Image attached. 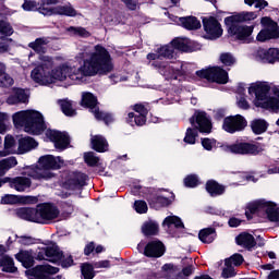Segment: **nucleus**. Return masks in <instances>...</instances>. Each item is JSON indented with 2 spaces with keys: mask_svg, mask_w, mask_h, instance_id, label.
<instances>
[{
  "mask_svg": "<svg viewBox=\"0 0 279 279\" xmlns=\"http://www.w3.org/2000/svg\"><path fill=\"white\" fill-rule=\"evenodd\" d=\"M61 265H62V267H71V265H73V257L72 256H69V257H66V258H63L62 260H61Z\"/></svg>",
  "mask_w": 279,
  "mask_h": 279,
  "instance_id": "obj_64",
  "label": "nucleus"
},
{
  "mask_svg": "<svg viewBox=\"0 0 279 279\" xmlns=\"http://www.w3.org/2000/svg\"><path fill=\"white\" fill-rule=\"evenodd\" d=\"M216 143L217 142L215 140H210L208 137L202 140V146L207 151H213V148L215 147Z\"/></svg>",
  "mask_w": 279,
  "mask_h": 279,
  "instance_id": "obj_56",
  "label": "nucleus"
},
{
  "mask_svg": "<svg viewBox=\"0 0 279 279\" xmlns=\"http://www.w3.org/2000/svg\"><path fill=\"white\" fill-rule=\"evenodd\" d=\"M15 96L17 97L20 104H25V101H27V94H25L23 89H17L15 92Z\"/></svg>",
  "mask_w": 279,
  "mask_h": 279,
  "instance_id": "obj_59",
  "label": "nucleus"
},
{
  "mask_svg": "<svg viewBox=\"0 0 279 279\" xmlns=\"http://www.w3.org/2000/svg\"><path fill=\"white\" fill-rule=\"evenodd\" d=\"M180 23L185 29H199L202 23L195 16L181 17Z\"/></svg>",
  "mask_w": 279,
  "mask_h": 279,
  "instance_id": "obj_33",
  "label": "nucleus"
},
{
  "mask_svg": "<svg viewBox=\"0 0 279 279\" xmlns=\"http://www.w3.org/2000/svg\"><path fill=\"white\" fill-rule=\"evenodd\" d=\"M190 123L195 129L189 128L186 130L184 143H187V145H195V141L197 138V130L205 134H210L213 130V123L204 111H196L193 117L190 118Z\"/></svg>",
  "mask_w": 279,
  "mask_h": 279,
  "instance_id": "obj_6",
  "label": "nucleus"
},
{
  "mask_svg": "<svg viewBox=\"0 0 279 279\" xmlns=\"http://www.w3.org/2000/svg\"><path fill=\"white\" fill-rule=\"evenodd\" d=\"M23 10L26 12H34V10H38V7L36 5V1L34 0H25L22 4Z\"/></svg>",
  "mask_w": 279,
  "mask_h": 279,
  "instance_id": "obj_55",
  "label": "nucleus"
},
{
  "mask_svg": "<svg viewBox=\"0 0 279 279\" xmlns=\"http://www.w3.org/2000/svg\"><path fill=\"white\" fill-rule=\"evenodd\" d=\"M94 116H95V119H97V121H105L106 125H109V123H112V121H114V119L110 113L101 112L99 111V109L95 110Z\"/></svg>",
  "mask_w": 279,
  "mask_h": 279,
  "instance_id": "obj_47",
  "label": "nucleus"
},
{
  "mask_svg": "<svg viewBox=\"0 0 279 279\" xmlns=\"http://www.w3.org/2000/svg\"><path fill=\"white\" fill-rule=\"evenodd\" d=\"M268 126L269 124L267 123V121L263 119L253 120L251 122V128L254 134H264V132H267Z\"/></svg>",
  "mask_w": 279,
  "mask_h": 279,
  "instance_id": "obj_38",
  "label": "nucleus"
},
{
  "mask_svg": "<svg viewBox=\"0 0 279 279\" xmlns=\"http://www.w3.org/2000/svg\"><path fill=\"white\" fill-rule=\"evenodd\" d=\"M135 112H137L140 116H145L147 117V108L143 105H135L134 106Z\"/></svg>",
  "mask_w": 279,
  "mask_h": 279,
  "instance_id": "obj_62",
  "label": "nucleus"
},
{
  "mask_svg": "<svg viewBox=\"0 0 279 279\" xmlns=\"http://www.w3.org/2000/svg\"><path fill=\"white\" fill-rule=\"evenodd\" d=\"M271 87L268 83L257 82L248 87V94L255 95V106L257 108H265L278 112L279 110V89L274 88V96L269 97Z\"/></svg>",
  "mask_w": 279,
  "mask_h": 279,
  "instance_id": "obj_4",
  "label": "nucleus"
},
{
  "mask_svg": "<svg viewBox=\"0 0 279 279\" xmlns=\"http://www.w3.org/2000/svg\"><path fill=\"white\" fill-rule=\"evenodd\" d=\"M68 32H70V34H73V36H80L81 38H89L90 36V32L82 26H70L68 28Z\"/></svg>",
  "mask_w": 279,
  "mask_h": 279,
  "instance_id": "obj_44",
  "label": "nucleus"
},
{
  "mask_svg": "<svg viewBox=\"0 0 279 279\" xmlns=\"http://www.w3.org/2000/svg\"><path fill=\"white\" fill-rule=\"evenodd\" d=\"M215 236L214 228L203 229L198 233V239L202 243H213V241H215Z\"/></svg>",
  "mask_w": 279,
  "mask_h": 279,
  "instance_id": "obj_39",
  "label": "nucleus"
},
{
  "mask_svg": "<svg viewBox=\"0 0 279 279\" xmlns=\"http://www.w3.org/2000/svg\"><path fill=\"white\" fill-rule=\"evenodd\" d=\"M199 184V180L195 174H190L184 179V185L187 186V189H195Z\"/></svg>",
  "mask_w": 279,
  "mask_h": 279,
  "instance_id": "obj_51",
  "label": "nucleus"
},
{
  "mask_svg": "<svg viewBox=\"0 0 279 279\" xmlns=\"http://www.w3.org/2000/svg\"><path fill=\"white\" fill-rule=\"evenodd\" d=\"M81 271L85 279L95 278V265L93 266L88 263L82 264Z\"/></svg>",
  "mask_w": 279,
  "mask_h": 279,
  "instance_id": "obj_45",
  "label": "nucleus"
},
{
  "mask_svg": "<svg viewBox=\"0 0 279 279\" xmlns=\"http://www.w3.org/2000/svg\"><path fill=\"white\" fill-rule=\"evenodd\" d=\"M60 3V0H41V4L38 8L39 14L44 16H53L56 14V8H51L49 5H56Z\"/></svg>",
  "mask_w": 279,
  "mask_h": 279,
  "instance_id": "obj_26",
  "label": "nucleus"
},
{
  "mask_svg": "<svg viewBox=\"0 0 279 279\" xmlns=\"http://www.w3.org/2000/svg\"><path fill=\"white\" fill-rule=\"evenodd\" d=\"M92 149L98 151L99 154H104L108 151V141L106 137L101 135H94L90 138Z\"/></svg>",
  "mask_w": 279,
  "mask_h": 279,
  "instance_id": "obj_21",
  "label": "nucleus"
},
{
  "mask_svg": "<svg viewBox=\"0 0 279 279\" xmlns=\"http://www.w3.org/2000/svg\"><path fill=\"white\" fill-rule=\"evenodd\" d=\"M16 165H19V161H16V157H9L5 159H2L0 161V175H5V172L16 167Z\"/></svg>",
  "mask_w": 279,
  "mask_h": 279,
  "instance_id": "obj_34",
  "label": "nucleus"
},
{
  "mask_svg": "<svg viewBox=\"0 0 279 279\" xmlns=\"http://www.w3.org/2000/svg\"><path fill=\"white\" fill-rule=\"evenodd\" d=\"M196 75L216 84H228V72L219 66L196 71Z\"/></svg>",
  "mask_w": 279,
  "mask_h": 279,
  "instance_id": "obj_8",
  "label": "nucleus"
},
{
  "mask_svg": "<svg viewBox=\"0 0 279 279\" xmlns=\"http://www.w3.org/2000/svg\"><path fill=\"white\" fill-rule=\"evenodd\" d=\"M47 45H49L48 37H39L28 44L29 49H33L36 53H47Z\"/></svg>",
  "mask_w": 279,
  "mask_h": 279,
  "instance_id": "obj_23",
  "label": "nucleus"
},
{
  "mask_svg": "<svg viewBox=\"0 0 279 279\" xmlns=\"http://www.w3.org/2000/svg\"><path fill=\"white\" fill-rule=\"evenodd\" d=\"M238 106L239 108H241L242 110H248L250 109V102H247V99H245V97L241 96L238 99Z\"/></svg>",
  "mask_w": 279,
  "mask_h": 279,
  "instance_id": "obj_60",
  "label": "nucleus"
},
{
  "mask_svg": "<svg viewBox=\"0 0 279 279\" xmlns=\"http://www.w3.org/2000/svg\"><path fill=\"white\" fill-rule=\"evenodd\" d=\"M14 84V78L5 73V64L0 62V87L10 88Z\"/></svg>",
  "mask_w": 279,
  "mask_h": 279,
  "instance_id": "obj_31",
  "label": "nucleus"
},
{
  "mask_svg": "<svg viewBox=\"0 0 279 279\" xmlns=\"http://www.w3.org/2000/svg\"><path fill=\"white\" fill-rule=\"evenodd\" d=\"M36 147H38V143L33 137H22L19 140V154H27V151H32Z\"/></svg>",
  "mask_w": 279,
  "mask_h": 279,
  "instance_id": "obj_22",
  "label": "nucleus"
},
{
  "mask_svg": "<svg viewBox=\"0 0 279 279\" xmlns=\"http://www.w3.org/2000/svg\"><path fill=\"white\" fill-rule=\"evenodd\" d=\"M82 106H85V108H89L93 114H95V111L97 112L99 110V107H97V97H95V95H93L92 93H83Z\"/></svg>",
  "mask_w": 279,
  "mask_h": 279,
  "instance_id": "obj_25",
  "label": "nucleus"
},
{
  "mask_svg": "<svg viewBox=\"0 0 279 279\" xmlns=\"http://www.w3.org/2000/svg\"><path fill=\"white\" fill-rule=\"evenodd\" d=\"M0 267H2V271H7V274H16L17 271L16 266H14V259L8 255L0 259Z\"/></svg>",
  "mask_w": 279,
  "mask_h": 279,
  "instance_id": "obj_32",
  "label": "nucleus"
},
{
  "mask_svg": "<svg viewBox=\"0 0 279 279\" xmlns=\"http://www.w3.org/2000/svg\"><path fill=\"white\" fill-rule=\"evenodd\" d=\"M172 46L174 49H178V51H184L186 53L193 51V48L191 47V39L189 38H175L172 40Z\"/></svg>",
  "mask_w": 279,
  "mask_h": 279,
  "instance_id": "obj_30",
  "label": "nucleus"
},
{
  "mask_svg": "<svg viewBox=\"0 0 279 279\" xmlns=\"http://www.w3.org/2000/svg\"><path fill=\"white\" fill-rule=\"evenodd\" d=\"M225 263L226 265H230L231 267L232 265H234L235 267H239V265L243 264V255L234 254L231 257L227 258Z\"/></svg>",
  "mask_w": 279,
  "mask_h": 279,
  "instance_id": "obj_50",
  "label": "nucleus"
},
{
  "mask_svg": "<svg viewBox=\"0 0 279 279\" xmlns=\"http://www.w3.org/2000/svg\"><path fill=\"white\" fill-rule=\"evenodd\" d=\"M84 160L88 167H97L99 163V157H97L94 151L85 153Z\"/></svg>",
  "mask_w": 279,
  "mask_h": 279,
  "instance_id": "obj_48",
  "label": "nucleus"
},
{
  "mask_svg": "<svg viewBox=\"0 0 279 279\" xmlns=\"http://www.w3.org/2000/svg\"><path fill=\"white\" fill-rule=\"evenodd\" d=\"M247 128V121L243 116H230L225 118L222 129L229 134H234V132H241Z\"/></svg>",
  "mask_w": 279,
  "mask_h": 279,
  "instance_id": "obj_11",
  "label": "nucleus"
},
{
  "mask_svg": "<svg viewBox=\"0 0 279 279\" xmlns=\"http://www.w3.org/2000/svg\"><path fill=\"white\" fill-rule=\"evenodd\" d=\"M229 154H238L240 156H256L258 154V146L252 143L240 142L223 147Z\"/></svg>",
  "mask_w": 279,
  "mask_h": 279,
  "instance_id": "obj_10",
  "label": "nucleus"
},
{
  "mask_svg": "<svg viewBox=\"0 0 279 279\" xmlns=\"http://www.w3.org/2000/svg\"><path fill=\"white\" fill-rule=\"evenodd\" d=\"M225 265L226 267L222 269V278H234V276H236V272L234 271V267L230 264H226L225 262Z\"/></svg>",
  "mask_w": 279,
  "mask_h": 279,
  "instance_id": "obj_52",
  "label": "nucleus"
},
{
  "mask_svg": "<svg viewBox=\"0 0 279 279\" xmlns=\"http://www.w3.org/2000/svg\"><path fill=\"white\" fill-rule=\"evenodd\" d=\"M146 121V116L135 114L134 112L129 113L128 122L130 125H145Z\"/></svg>",
  "mask_w": 279,
  "mask_h": 279,
  "instance_id": "obj_43",
  "label": "nucleus"
},
{
  "mask_svg": "<svg viewBox=\"0 0 279 279\" xmlns=\"http://www.w3.org/2000/svg\"><path fill=\"white\" fill-rule=\"evenodd\" d=\"M162 226H167V228H171L172 226H174V228H184V222H182V219H180V217L177 216H168L165 218Z\"/></svg>",
  "mask_w": 279,
  "mask_h": 279,
  "instance_id": "obj_41",
  "label": "nucleus"
},
{
  "mask_svg": "<svg viewBox=\"0 0 279 279\" xmlns=\"http://www.w3.org/2000/svg\"><path fill=\"white\" fill-rule=\"evenodd\" d=\"M151 66L157 69L160 75L166 77V80H178V76L175 75V69H173L171 65L165 62L154 61Z\"/></svg>",
  "mask_w": 279,
  "mask_h": 279,
  "instance_id": "obj_19",
  "label": "nucleus"
},
{
  "mask_svg": "<svg viewBox=\"0 0 279 279\" xmlns=\"http://www.w3.org/2000/svg\"><path fill=\"white\" fill-rule=\"evenodd\" d=\"M220 62H222L225 66H233V64H236V58L230 52H225L220 54Z\"/></svg>",
  "mask_w": 279,
  "mask_h": 279,
  "instance_id": "obj_46",
  "label": "nucleus"
},
{
  "mask_svg": "<svg viewBox=\"0 0 279 279\" xmlns=\"http://www.w3.org/2000/svg\"><path fill=\"white\" fill-rule=\"evenodd\" d=\"M225 25L228 27V34L234 36L236 40H245V38H250L254 32V26L243 25L238 20L232 19V16L225 19Z\"/></svg>",
  "mask_w": 279,
  "mask_h": 279,
  "instance_id": "obj_7",
  "label": "nucleus"
},
{
  "mask_svg": "<svg viewBox=\"0 0 279 279\" xmlns=\"http://www.w3.org/2000/svg\"><path fill=\"white\" fill-rule=\"evenodd\" d=\"M5 183H9L10 189H14L17 193H25L27 189L32 187V179L27 177L4 178L0 181V186Z\"/></svg>",
  "mask_w": 279,
  "mask_h": 279,
  "instance_id": "obj_13",
  "label": "nucleus"
},
{
  "mask_svg": "<svg viewBox=\"0 0 279 279\" xmlns=\"http://www.w3.org/2000/svg\"><path fill=\"white\" fill-rule=\"evenodd\" d=\"M142 232L145 236H156L158 234V223L155 221H146L142 226Z\"/></svg>",
  "mask_w": 279,
  "mask_h": 279,
  "instance_id": "obj_36",
  "label": "nucleus"
},
{
  "mask_svg": "<svg viewBox=\"0 0 279 279\" xmlns=\"http://www.w3.org/2000/svg\"><path fill=\"white\" fill-rule=\"evenodd\" d=\"M203 27L209 40H217V38L223 36V28H221V24L214 16L204 17Z\"/></svg>",
  "mask_w": 279,
  "mask_h": 279,
  "instance_id": "obj_12",
  "label": "nucleus"
},
{
  "mask_svg": "<svg viewBox=\"0 0 279 279\" xmlns=\"http://www.w3.org/2000/svg\"><path fill=\"white\" fill-rule=\"evenodd\" d=\"M256 13L254 12H241V13H238L235 15H231V19L240 22V23H245L247 21H254V19H256Z\"/></svg>",
  "mask_w": 279,
  "mask_h": 279,
  "instance_id": "obj_42",
  "label": "nucleus"
},
{
  "mask_svg": "<svg viewBox=\"0 0 279 279\" xmlns=\"http://www.w3.org/2000/svg\"><path fill=\"white\" fill-rule=\"evenodd\" d=\"M165 254V244L160 240H154L146 244L145 256L148 258H160Z\"/></svg>",
  "mask_w": 279,
  "mask_h": 279,
  "instance_id": "obj_17",
  "label": "nucleus"
},
{
  "mask_svg": "<svg viewBox=\"0 0 279 279\" xmlns=\"http://www.w3.org/2000/svg\"><path fill=\"white\" fill-rule=\"evenodd\" d=\"M267 206H269V202H266L265 199L250 203L246 206L245 216L247 217V219H252V215H255V213H258V210H266Z\"/></svg>",
  "mask_w": 279,
  "mask_h": 279,
  "instance_id": "obj_20",
  "label": "nucleus"
},
{
  "mask_svg": "<svg viewBox=\"0 0 279 279\" xmlns=\"http://www.w3.org/2000/svg\"><path fill=\"white\" fill-rule=\"evenodd\" d=\"M12 119L15 128H24V132H27V134L38 136L47 130L43 113L36 110L19 111L13 114Z\"/></svg>",
  "mask_w": 279,
  "mask_h": 279,
  "instance_id": "obj_3",
  "label": "nucleus"
},
{
  "mask_svg": "<svg viewBox=\"0 0 279 279\" xmlns=\"http://www.w3.org/2000/svg\"><path fill=\"white\" fill-rule=\"evenodd\" d=\"M39 166L26 169L24 174L33 180H51L54 178V173L51 172L57 169H61L64 161L60 157H54L53 155H46L39 158Z\"/></svg>",
  "mask_w": 279,
  "mask_h": 279,
  "instance_id": "obj_5",
  "label": "nucleus"
},
{
  "mask_svg": "<svg viewBox=\"0 0 279 279\" xmlns=\"http://www.w3.org/2000/svg\"><path fill=\"white\" fill-rule=\"evenodd\" d=\"M0 34L2 36H12L14 34V28H12V25H10V23L0 20Z\"/></svg>",
  "mask_w": 279,
  "mask_h": 279,
  "instance_id": "obj_49",
  "label": "nucleus"
},
{
  "mask_svg": "<svg viewBox=\"0 0 279 279\" xmlns=\"http://www.w3.org/2000/svg\"><path fill=\"white\" fill-rule=\"evenodd\" d=\"M47 136L52 141V143H54V147L57 149H66V147H69V143H71L69 135L64 132L48 130Z\"/></svg>",
  "mask_w": 279,
  "mask_h": 279,
  "instance_id": "obj_16",
  "label": "nucleus"
},
{
  "mask_svg": "<svg viewBox=\"0 0 279 279\" xmlns=\"http://www.w3.org/2000/svg\"><path fill=\"white\" fill-rule=\"evenodd\" d=\"M54 14H59L61 16H77V11H75L71 5H58L54 7Z\"/></svg>",
  "mask_w": 279,
  "mask_h": 279,
  "instance_id": "obj_40",
  "label": "nucleus"
},
{
  "mask_svg": "<svg viewBox=\"0 0 279 279\" xmlns=\"http://www.w3.org/2000/svg\"><path fill=\"white\" fill-rule=\"evenodd\" d=\"M16 260L22 263L23 267L26 269H29V267L34 266V256H32V253L29 251H21L15 255Z\"/></svg>",
  "mask_w": 279,
  "mask_h": 279,
  "instance_id": "obj_29",
  "label": "nucleus"
},
{
  "mask_svg": "<svg viewBox=\"0 0 279 279\" xmlns=\"http://www.w3.org/2000/svg\"><path fill=\"white\" fill-rule=\"evenodd\" d=\"M14 151H16V141L12 135H7L4 138V149L0 150V157L10 156V154H14Z\"/></svg>",
  "mask_w": 279,
  "mask_h": 279,
  "instance_id": "obj_28",
  "label": "nucleus"
},
{
  "mask_svg": "<svg viewBox=\"0 0 279 279\" xmlns=\"http://www.w3.org/2000/svg\"><path fill=\"white\" fill-rule=\"evenodd\" d=\"M257 62H263L264 64H274L279 62V49L269 48L268 50L260 49L255 56Z\"/></svg>",
  "mask_w": 279,
  "mask_h": 279,
  "instance_id": "obj_15",
  "label": "nucleus"
},
{
  "mask_svg": "<svg viewBox=\"0 0 279 279\" xmlns=\"http://www.w3.org/2000/svg\"><path fill=\"white\" fill-rule=\"evenodd\" d=\"M19 243H21V245H34V243H36V240L32 236L23 235L19 239Z\"/></svg>",
  "mask_w": 279,
  "mask_h": 279,
  "instance_id": "obj_58",
  "label": "nucleus"
},
{
  "mask_svg": "<svg viewBox=\"0 0 279 279\" xmlns=\"http://www.w3.org/2000/svg\"><path fill=\"white\" fill-rule=\"evenodd\" d=\"M81 58L87 59L78 68L62 64L53 70V59L48 56H40V64L31 72V77L33 82L40 84V86L53 84V80L64 82L68 78L74 82V84H82L86 77L108 75L114 69L110 52L100 45L95 46L94 52H90V47H85L81 53Z\"/></svg>",
  "mask_w": 279,
  "mask_h": 279,
  "instance_id": "obj_1",
  "label": "nucleus"
},
{
  "mask_svg": "<svg viewBox=\"0 0 279 279\" xmlns=\"http://www.w3.org/2000/svg\"><path fill=\"white\" fill-rule=\"evenodd\" d=\"M3 204H16L17 198L16 195L7 194L4 197H2Z\"/></svg>",
  "mask_w": 279,
  "mask_h": 279,
  "instance_id": "obj_61",
  "label": "nucleus"
},
{
  "mask_svg": "<svg viewBox=\"0 0 279 279\" xmlns=\"http://www.w3.org/2000/svg\"><path fill=\"white\" fill-rule=\"evenodd\" d=\"M38 260H48L49 263H58L62 260V253L57 245L46 246L39 250L37 254Z\"/></svg>",
  "mask_w": 279,
  "mask_h": 279,
  "instance_id": "obj_14",
  "label": "nucleus"
},
{
  "mask_svg": "<svg viewBox=\"0 0 279 279\" xmlns=\"http://www.w3.org/2000/svg\"><path fill=\"white\" fill-rule=\"evenodd\" d=\"M129 10H136V2L135 0H121Z\"/></svg>",
  "mask_w": 279,
  "mask_h": 279,
  "instance_id": "obj_63",
  "label": "nucleus"
},
{
  "mask_svg": "<svg viewBox=\"0 0 279 279\" xmlns=\"http://www.w3.org/2000/svg\"><path fill=\"white\" fill-rule=\"evenodd\" d=\"M16 217L24 221H33V223H41L43 226L51 223L60 217V209L51 203H41L36 208L22 207L15 210Z\"/></svg>",
  "mask_w": 279,
  "mask_h": 279,
  "instance_id": "obj_2",
  "label": "nucleus"
},
{
  "mask_svg": "<svg viewBox=\"0 0 279 279\" xmlns=\"http://www.w3.org/2000/svg\"><path fill=\"white\" fill-rule=\"evenodd\" d=\"M238 245H242V247H246V250H252V247H256V240L254 235L250 233H241L235 238Z\"/></svg>",
  "mask_w": 279,
  "mask_h": 279,
  "instance_id": "obj_24",
  "label": "nucleus"
},
{
  "mask_svg": "<svg viewBox=\"0 0 279 279\" xmlns=\"http://www.w3.org/2000/svg\"><path fill=\"white\" fill-rule=\"evenodd\" d=\"M157 53H159L161 58H167L168 60L175 58V48L173 47V41H171L169 45L158 48Z\"/></svg>",
  "mask_w": 279,
  "mask_h": 279,
  "instance_id": "obj_35",
  "label": "nucleus"
},
{
  "mask_svg": "<svg viewBox=\"0 0 279 279\" xmlns=\"http://www.w3.org/2000/svg\"><path fill=\"white\" fill-rule=\"evenodd\" d=\"M262 25H264V29H262L256 37L258 43H265L267 40L279 38L278 23L274 22L269 17H263Z\"/></svg>",
  "mask_w": 279,
  "mask_h": 279,
  "instance_id": "obj_9",
  "label": "nucleus"
},
{
  "mask_svg": "<svg viewBox=\"0 0 279 279\" xmlns=\"http://www.w3.org/2000/svg\"><path fill=\"white\" fill-rule=\"evenodd\" d=\"M58 104L65 117H75L77 112H75V109H73V104L69 99H62L58 100Z\"/></svg>",
  "mask_w": 279,
  "mask_h": 279,
  "instance_id": "obj_37",
  "label": "nucleus"
},
{
  "mask_svg": "<svg viewBox=\"0 0 279 279\" xmlns=\"http://www.w3.org/2000/svg\"><path fill=\"white\" fill-rule=\"evenodd\" d=\"M134 209L140 215H145V213L148 210L147 203L145 201H135Z\"/></svg>",
  "mask_w": 279,
  "mask_h": 279,
  "instance_id": "obj_53",
  "label": "nucleus"
},
{
  "mask_svg": "<svg viewBox=\"0 0 279 279\" xmlns=\"http://www.w3.org/2000/svg\"><path fill=\"white\" fill-rule=\"evenodd\" d=\"M206 191L209 193L211 197H217L219 195H223L226 193V187L223 185H220L215 180H209L206 183Z\"/></svg>",
  "mask_w": 279,
  "mask_h": 279,
  "instance_id": "obj_27",
  "label": "nucleus"
},
{
  "mask_svg": "<svg viewBox=\"0 0 279 279\" xmlns=\"http://www.w3.org/2000/svg\"><path fill=\"white\" fill-rule=\"evenodd\" d=\"M5 121H8V114L0 112V134H5V131L8 130Z\"/></svg>",
  "mask_w": 279,
  "mask_h": 279,
  "instance_id": "obj_57",
  "label": "nucleus"
},
{
  "mask_svg": "<svg viewBox=\"0 0 279 279\" xmlns=\"http://www.w3.org/2000/svg\"><path fill=\"white\" fill-rule=\"evenodd\" d=\"M244 3L246 5H253L255 4V8L259 9V10H265V8H267V5H269V3L265 0H244Z\"/></svg>",
  "mask_w": 279,
  "mask_h": 279,
  "instance_id": "obj_54",
  "label": "nucleus"
},
{
  "mask_svg": "<svg viewBox=\"0 0 279 279\" xmlns=\"http://www.w3.org/2000/svg\"><path fill=\"white\" fill-rule=\"evenodd\" d=\"M86 180L88 177L82 172H73L68 180V189L70 191H80L86 186Z\"/></svg>",
  "mask_w": 279,
  "mask_h": 279,
  "instance_id": "obj_18",
  "label": "nucleus"
}]
</instances>
